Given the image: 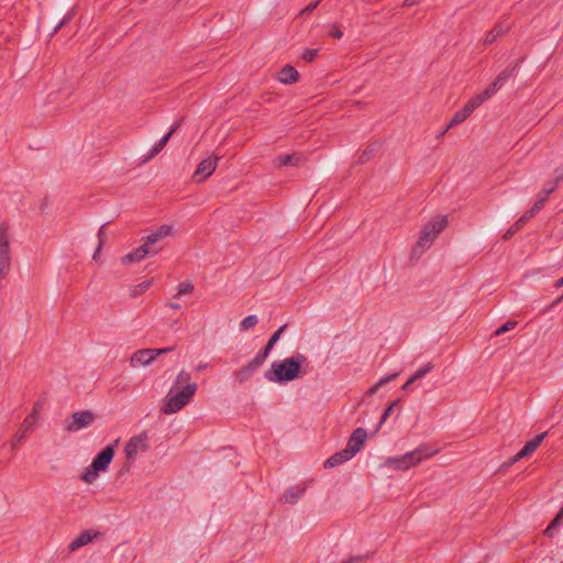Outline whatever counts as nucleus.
Instances as JSON below:
<instances>
[{
	"label": "nucleus",
	"mask_w": 563,
	"mask_h": 563,
	"mask_svg": "<svg viewBox=\"0 0 563 563\" xmlns=\"http://www.w3.org/2000/svg\"><path fill=\"white\" fill-rule=\"evenodd\" d=\"M175 386L180 390H170L164 400L162 411L173 415L181 410L192 399L197 391V384L191 382V376L186 371H180L175 379Z\"/></svg>",
	"instance_id": "nucleus-1"
},
{
	"label": "nucleus",
	"mask_w": 563,
	"mask_h": 563,
	"mask_svg": "<svg viewBox=\"0 0 563 563\" xmlns=\"http://www.w3.org/2000/svg\"><path fill=\"white\" fill-rule=\"evenodd\" d=\"M308 364L307 357L297 353L283 361L274 362L267 378L275 383H286L301 378L307 374Z\"/></svg>",
	"instance_id": "nucleus-2"
},
{
	"label": "nucleus",
	"mask_w": 563,
	"mask_h": 563,
	"mask_svg": "<svg viewBox=\"0 0 563 563\" xmlns=\"http://www.w3.org/2000/svg\"><path fill=\"white\" fill-rule=\"evenodd\" d=\"M438 452L439 450L433 448L431 444L422 443L415 450L405 454L387 457L384 462V466L397 472H406L434 456Z\"/></svg>",
	"instance_id": "nucleus-3"
},
{
	"label": "nucleus",
	"mask_w": 563,
	"mask_h": 563,
	"mask_svg": "<svg viewBox=\"0 0 563 563\" xmlns=\"http://www.w3.org/2000/svg\"><path fill=\"white\" fill-rule=\"evenodd\" d=\"M449 224L448 216H435L428 221L420 230L419 236L411 250V256L421 257L434 243L440 233Z\"/></svg>",
	"instance_id": "nucleus-4"
},
{
	"label": "nucleus",
	"mask_w": 563,
	"mask_h": 563,
	"mask_svg": "<svg viewBox=\"0 0 563 563\" xmlns=\"http://www.w3.org/2000/svg\"><path fill=\"white\" fill-rule=\"evenodd\" d=\"M114 457V446L107 445L92 460L91 464L80 474L79 478L87 485H93L101 473L108 471Z\"/></svg>",
	"instance_id": "nucleus-5"
},
{
	"label": "nucleus",
	"mask_w": 563,
	"mask_h": 563,
	"mask_svg": "<svg viewBox=\"0 0 563 563\" xmlns=\"http://www.w3.org/2000/svg\"><path fill=\"white\" fill-rule=\"evenodd\" d=\"M42 406L40 404H35L31 413H29L23 422L21 423L20 428L15 432L12 439V446H16L21 444L27 437L29 432L33 431L38 422L40 413H41Z\"/></svg>",
	"instance_id": "nucleus-6"
},
{
	"label": "nucleus",
	"mask_w": 563,
	"mask_h": 563,
	"mask_svg": "<svg viewBox=\"0 0 563 563\" xmlns=\"http://www.w3.org/2000/svg\"><path fill=\"white\" fill-rule=\"evenodd\" d=\"M174 347L142 349L135 351L130 357V366L133 368L150 365L157 356L172 352Z\"/></svg>",
	"instance_id": "nucleus-7"
},
{
	"label": "nucleus",
	"mask_w": 563,
	"mask_h": 563,
	"mask_svg": "<svg viewBox=\"0 0 563 563\" xmlns=\"http://www.w3.org/2000/svg\"><path fill=\"white\" fill-rule=\"evenodd\" d=\"M148 446L150 444L147 433L141 432L128 440L124 445V454L128 460L133 461L139 453L146 452Z\"/></svg>",
	"instance_id": "nucleus-8"
},
{
	"label": "nucleus",
	"mask_w": 563,
	"mask_h": 563,
	"mask_svg": "<svg viewBox=\"0 0 563 563\" xmlns=\"http://www.w3.org/2000/svg\"><path fill=\"white\" fill-rule=\"evenodd\" d=\"M219 161L220 157L217 155H210L207 158L202 159L198 164L192 175V181L197 184L203 183L208 177H210L214 173L219 164Z\"/></svg>",
	"instance_id": "nucleus-9"
},
{
	"label": "nucleus",
	"mask_w": 563,
	"mask_h": 563,
	"mask_svg": "<svg viewBox=\"0 0 563 563\" xmlns=\"http://www.w3.org/2000/svg\"><path fill=\"white\" fill-rule=\"evenodd\" d=\"M173 234V227L170 225H167V224H164L159 228H157L155 231H153L152 233H150L145 239H144V245L148 249V251H151V253L153 255L157 254L162 247L158 246V243L165 239V238H168Z\"/></svg>",
	"instance_id": "nucleus-10"
},
{
	"label": "nucleus",
	"mask_w": 563,
	"mask_h": 563,
	"mask_svg": "<svg viewBox=\"0 0 563 563\" xmlns=\"http://www.w3.org/2000/svg\"><path fill=\"white\" fill-rule=\"evenodd\" d=\"M95 419L96 415L90 410L78 411L71 416V421L65 428L69 432H75L90 426Z\"/></svg>",
	"instance_id": "nucleus-11"
},
{
	"label": "nucleus",
	"mask_w": 563,
	"mask_h": 563,
	"mask_svg": "<svg viewBox=\"0 0 563 563\" xmlns=\"http://www.w3.org/2000/svg\"><path fill=\"white\" fill-rule=\"evenodd\" d=\"M366 440H367L366 430L363 428H357L353 431V433L349 438L345 450L352 456H354L357 452H360L362 450Z\"/></svg>",
	"instance_id": "nucleus-12"
},
{
	"label": "nucleus",
	"mask_w": 563,
	"mask_h": 563,
	"mask_svg": "<svg viewBox=\"0 0 563 563\" xmlns=\"http://www.w3.org/2000/svg\"><path fill=\"white\" fill-rule=\"evenodd\" d=\"M496 93V84H490L483 92L473 96L464 108L472 114L478 107Z\"/></svg>",
	"instance_id": "nucleus-13"
},
{
	"label": "nucleus",
	"mask_w": 563,
	"mask_h": 563,
	"mask_svg": "<svg viewBox=\"0 0 563 563\" xmlns=\"http://www.w3.org/2000/svg\"><path fill=\"white\" fill-rule=\"evenodd\" d=\"M496 93V84H490L483 92L473 96L464 108L472 114L478 107Z\"/></svg>",
	"instance_id": "nucleus-14"
},
{
	"label": "nucleus",
	"mask_w": 563,
	"mask_h": 563,
	"mask_svg": "<svg viewBox=\"0 0 563 563\" xmlns=\"http://www.w3.org/2000/svg\"><path fill=\"white\" fill-rule=\"evenodd\" d=\"M496 93V84H490L483 92L473 96L464 108L472 114L478 107Z\"/></svg>",
	"instance_id": "nucleus-15"
},
{
	"label": "nucleus",
	"mask_w": 563,
	"mask_h": 563,
	"mask_svg": "<svg viewBox=\"0 0 563 563\" xmlns=\"http://www.w3.org/2000/svg\"><path fill=\"white\" fill-rule=\"evenodd\" d=\"M496 93V84H490L483 92L473 96L464 108L472 114L478 107Z\"/></svg>",
	"instance_id": "nucleus-16"
},
{
	"label": "nucleus",
	"mask_w": 563,
	"mask_h": 563,
	"mask_svg": "<svg viewBox=\"0 0 563 563\" xmlns=\"http://www.w3.org/2000/svg\"><path fill=\"white\" fill-rule=\"evenodd\" d=\"M99 536H100V532H98V531L85 530L81 533H79L76 538L73 539V541L68 544V550L70 552H76L80 548L92 542Z\"/></svg>",
	"instance_id": "nucleus-17"
},
{
	"label": "nucleus",
	"mask_w": 563,
	"mask_h": 563,
	"mask_svg": "<svg viewBox=\"0 0 563 563\" xmlns=\"http://www.w3.org/2000/svg\"><path fill=\"white\" fill-rule=\"evenodd\" d=\"M263 362L264 356H260L257 354L251 362H249L245 366H243L235 373L236 379L240 383L247 380L253 374V372L263 364Z\"/></svg>",
	"instance_id": "nucleus-18"
},
{
	"label": "nucleus",
	"mask_w": 563,
	"mask_h": 563,
	"mask_svg": "<svg viewBox=\"0 0 563 563\" xmlns=\"http://www.w3.org/2000/svg\"><path fill=\"white\" fill-rule=\"evenodd\" d=\"M151 255H153V254L151 253V251H148V249L143 243L141 246L136 247L132 252L122 256L121 263L123 265L137 263V262H141L142 260H144L146 256H151Z\"/></svg>",
	"instance_id": "nucleus-19"
},
{
	"label": "nucleus",
	"mask_w": 563,
	"mask_h": 563,
	"mask_svg": "<svg viewBox=\"0 0 563 563\" xmlns=\"http://www.w3.org/2000/svg\"><path fill=\"white\" fill-rule=\"evenodd\" d=\"M277 79L282 84L290 85L299 80V74L295 67L286 65L278 71Z\"/></svg>",
	"instance_id": "nucleus-20"
},
{
	"label": "nucleus",
	"mask_w": 563,
	"mask_h": 563,
	"mask_svg": "<svg viewBox=\"0 0 563 563\" xmlns=\"http://www.w3.org/2000/svg\"><path fill=\"white\" fill-rule=\"evenodd\" d=\"M307 484H297L295 486H291L284 493L282 499L286 504H295L305 494Z\"/></svg>",
	"instance_id": "nucleus-21"
},
{
	"label": "nucleus",
	"mask_w": 563,
	"mask_h": 563,
	"mask_svg": "<svg viewBox=\"0 0 563 563\" xmlns=\"http://www.w3.org/2000/svg\"><path fill=\"white\" fill-rule=\"evenodd\" d=\"M547 432H543L537 435L534 439L528 441L525 446L517 453V457H528L530 456L542 443L545 438Z\"/></svg>",
	"instance_id": "nucleus-22"
},
{
	"label": "nucleus",
	"mask_w": 563,
	"mask_h": 563,
	"mask_svg": "<svg viewBox=\"0 0 563 563\" xmlns=\"http://www.w3.org/2000/svg\"><path fill=\"white\" fill-rule=\"evenodd\" d=\"M353 456L344 449L335 454L331 455L325 462L324 467L332 468L342 463L350 461Z\"/></svg>",
	"instance_id": "nucleus-23"
},
{
	"label": "nucleus",
	"mask_w": 563,
	"mask_h": 563,
	"mask_svg": "<svg viewBox=\"0 0 563 563\" xmlns=\"http://www.w3.org/2000/svg\"><path fill=\"white\" fill-rule=\"evenodd\" d=\"M11 271L10 249L0 250V278H5Z\"/></svg>",
	"instance_id": "nucleus-24"
},
{
	"label": "nucleus",
	"mask_w": 563,
	"mask_h": 563,
	"mask_svg": "<svg viewBox=\"0 0 563 563\" xmlns=\"http://www.w3.org/2000/svg\"><path fill=\"white\" fill-rule=\"evenodd\" d=\"M470 115H471V113L464 107L462 109H460L459 111H456L454 113L453 118L451 119L450 123L446 125L444 131L441 133V135H444L451 128L464 122Z\"/></svg>",
	"instance_id": "nucleus-25"
},
{
	"label": "nucleus",
	"mask_w": 563,
	"mask_h": 563,
	"mask_svg": "<svg viewBox=\"0 0 563 563\" xmlns=\"http://www.w3.org/2000/svg\"><path fill=\"white\" fill-rule=\"evenodd\" d=\"M505 29L501 25H496L493 27L484 37V44L490 45L495 41H497L499 37H501L505 34Z\"/></svg>",
	"instance_id": "nucleus-26"
},
{
	"label": "nucleus",
	"mask_w": 563,
	"mask_h": 563,
	"mask_svg": "<svg viewBox=\"0 0 563 563\" xmlns=\"http://www.w3.org/2000/svg\"><path fill=\"white\" fill-rule=\"evenodd\" d=\"M286 329V324L282 325L272 336L271 339L268 340L266 346H265V350L263 351V353L258 354L260 356H264V360L268 356L271 350L274 347V345L276 344V342L279 340L282 333L284 332V330Z\"/></svg>",
	"instance_id": "nucleus-27"
},
{
	"label": "nucleus",
	"mask_w": 563,
	"mask_h": 563,
	"mask_svg": "<svg viewBox=\"0 0 563 563\" xmlns=\"http://www.w3.org/2000/svg\"><path fill=\"white\" fill-rule=\"evenodd\" d=\"M152 286V280H144L137 285H134L130 288V296L136 298L143 294H145Z\"/></svg>",
	"instance_id": "nucleus-28"
},
{
	"label": "nucleus",
	"mask_w": 563,
	"mask_h": 563,
	"mask_svg": "<svg viewBox=\"0 0 563 563\" xmlns=\"http://www.w3.org/2000/svg\"><path fill=\"white\" fill-rule=\"evenodd\" d=\"M177 129V125L173 126L172 130L166 134L164 135L152 148L151 151V157H154L155 155H157L163 148L164 146L167 144V142L169 141L170 136L173 135V133L176 131Z\"/></svg>",
	"instance_id": "nucleus-29"
},
{
	"label": "nucleus",
	"mask_w": 563,
	"mask_h": 563,
	"mask_svg": "<svg viewBox=\"0 0 563 563\" xmlns=\"http://www.w3.org/2000/svg\"><path fill=\"white\" fill-rule=\"evenodd\" d=\"M194 284L189 280L181 282L177 286V291L174 295V299H179L181 296L191 295L194 292Z\"/></svg>",
	"instance_id": "nucleus-30"
},
{
	"label": "nucleus",
	"mask_w": 563,
	"mask_h": 563,
	"mask_svg": "<svg viewBox=\"0 0 563 563\" xmlns=\"http://www.w3.org/2000/svg\"><path fill=\"white\" fill-rule=\"evenodd\" d=\"M433 368L432 364H427L424 367L418 369L409 379L408 382L402 386V389H408L409 386L417 379L422 378L426 376L431 369Z\"/></svg>",
	"instance_id": "nucleus-31"
},
{
	"label": "nucleus",
	"mask_w": 563,
	"mask_h": 563,
	"mask_svg": "<svg viewBox=\"0 0 563 563\" xmlns=\"http://www.w3.org/2000/svg\"><path fill=\"white\" fill-rule=\"evenodd\" d=\"M10 249V233L7 223L0 224V250Z\"/></svg>",
	"instance_id": "nucleus-32"
},
{
	"label": "nucleus",
	"mask_w": 563,
	"mask_h": 563,
	"mask_svg": "<svg viewBox=\"0 0 563 563\" xmlns=\"http://www.w3.org/2000/svg\"><path fill=\"white\" fill-rule=\"evenodd\" d=\"M298 162V158L295 155H280L275 159V165L277 167L287 166L290 164L296 165Z\"/></svg>",
	"instance_id": "nucleus-33"
},
{
	"label": "nucleus",
	"mask_w": 563,
	"mask_h": 563,
	"mask_svg": "<svg viewBox=\"0 0 563 563\" xmlns=\"http://www.w3.org/2000/svg\"><path fill=\"white\" fill-rule=\"evenodd\" d=\"M398 376L397 373L380 378L373 387L368 389L369 395H374L382 386L394 380Z\"/></svg>",
	"instance_id": "nucleus-34"
},
{
	"label": "nucleus",
	"mask_w": 563,
	"mask_h": 563,
	"mask_svg": "<svg viewBox=\"0 0 563 563\" xmlns=\"http://www.w3.org/2000/svg\"><path fill=\"white\" fill-rule=\"evenodd\" d=\"M258 322V319L255 314H251L246 318H244L241 322H240V329L241 331H247L252 328H254Z\"/></svg>",
	"instance_id": "nucleus-35"
},
{
	"label": "nucleus",
	"mask_w": 563,
	"mask_h": 563,
	"mask_svg": "<svg viewBox=\"0 0 563 563\" xmlns=\"http://www.w3.org/2000/svg\"><path fill=\"white\" fill-rule=\"evenodd\" d=\"M511 76V70L505 69L503 70L497 78L492 82L496 84V91L499 89V87L505 82L509 77Z\"/></svg>",
	"instance_id": "nucleus-36"
},
{
	"label": "nucleus",
	"mask_w": 563,
	"mask_h": 563,
	"mask_svg": "<svg viewBox=\"0 0 563 563\" xmlns=\"http://www.w3.org/2000/svg\"><path fill=\"white\" fill-rule=\"evenodd\" d=\"M318 52L319 51L317 48H306L302 52L301 58L307 63H311L318 56Z\"/></svg>",
	"instance_id": "nucleus-37"
},
{
	"label": "nucleus",
	"mask_w": 563,
	"mask_h": 563,
	"mask_svg": "<svg viewBox=\"0 0 563 563\" xmlns=\"http://www.w3.org/2000/svg\"><path fill=\"white\" fill-rule=\"evenodd\" d=\"M536 214L530 210L522 214L516 222V229H521L530 219H532Z\"/></svg>",
	"instance_id": "nucleus-38"
},
{
	"label": "nucleus",
	"mask_w": 563,
	"mask_h": 563,
	"mask_svg": "<svg viewBox=\"0 0 563 563\" xmlns=\"http://www.w3.org/2000/svg\"><path fill=\"white\" fill-rule=\"evenodd\" d=\"M547 199H548L547 197H544L542 195H539V198L537 199V201L534 202V205L532 206L530 211L532 213L537 214L542 209V207L544 206Z\"/></svg>",
	"instance_id": "nucleus-39"
},
{
	"label": "nucleus",
	"mask_w": 563,
	"mask_h": 563,
	"mask_svg": "<svg viewBox=\"0 0 563 563\" xmlns=\"http://www.w3.org/2000/svg\"><path fill=\"white\" fill-rule=\"evenodd\" d=\"M562 518H563V510H560V511L558 512V515L555 516V518L551 521V523L549 525V527L547 528V530L544 531V533L550 536V533H551L550 531H551L554 527H556V526H559V525L561 523Z\"/></svg>",
	"instance_id": "nucleus-40"
},
{
	"label": "nucleus",
	"mask_w": 563,
	"mask_h": 563,
	"mask_svg": "<svg viewBox=\"0 0 563 563\" xmlns=\"http://www.w3.org/2000/svg\"><path fill=\"white\" fill-rule=\"evenodd\" d=\"M516 325V322L514 321H508L506 322L504 325H501L500 328H498L495 332L496 335H500L503 333H505L506 331H509L511 329H514Z\"/></svg>",
	"instance_id": "nucleus-41"
},
{
	"label": "nucleus",
	"mask_w": 563,
	"mask_h": 563,
	"mask_svg": "<svg viewBox=\"0 0 563 563\" xmlns=\"http://www.w3.org/2000/svg\"><path fill=\"white\" fill-rule=\"evenodd\" d=\"M397 401L393 402L390 406H388L386 408V410L384 411L382 418H380V421H379V426L378 428L386 421V419L390 416V413L393 412V409L394 407L396 406Z\"/></svg>",
	"instance_id": "nucleus-42"
},
{
	"label": "nucleus",
	"mask_w": 563,
	"mask_h": 563,
	"mask_svg": "<svg viewBox=\"0 0 563 563\" xmlns=\"http://www.w3.org/2000/svg\"><path fill=\"white\" fill-rule=\"evenodd\" d=\"M320 0L309 3L306 8L300 11V15L311 13L319 4Z\"/></svg>",
	"instance_id": "nucleus-43"
},
{
	"label": "nucleus",
	"mask_w": 563,
	"mask_h": 563,
	"mask_svg": "<svg viewBox=\"0 0 563 563\" xmlns=\"http://www.w3.org/2000/svg\"><path fill=\"white\" fill-rule=\"evenodd\" d=\"M329 35L333 38H341L343 36V33L342 31L340 30V27L338 25H332L330 32H329Z\"/></svg>",
	"instance_id": "nucleus-44"
},
{
	"label": "nucleus",
	"mask_w": 563,
	"mask_h": 563,
	"mask_svg": "<svg viewBox=\"0 0 563 563\" xmlns=\"http://www.w3.org/2000/svg\"><path fill=\"white\" fill-rule=\"evenodd\" d=\"M556 186H558V183H555L554 180L550 184L549 187H545L541 192L540 195L544 196V197H549L550 194H552L555 189H556Z\"/></svg>",
	"instance_id": "nucleus-45"
},
{
	"label": "nucleus",
	"mask_w": 563,
	"mask_h": 563,
	"mask_svg": "<svg viewBox=\"0 0 563 563\" xmlns=\"http://www.w3.org/2000/svg\"><path fill=\"white\" fill-rule=\"evenodd\" d=\"M365 561V556L358 555V556H351L341 563H363Z\"/></svg>",
	"instance_id": "nucleus-46"
},
{
	"label": "nucleus",
	"mask_w": 563,
	"mask_h": 563,
	"mask_svg": "<svg viewBox=\"0 0 563 563\" xmlns=\"http://www.w3.org/2000/svg\"><path fill=\"white\" fill-rule=\"evenodd\" d=\"M103 232H104V231H103V228H101V229L99 230V238H100V241H99L98 249H97V251H96V252H95V254H93V260H97V257L99 256L100 250H101V247H102V243H103V241H102V235H103Z\"/></svg>",
	"instance_id": "nucleus-47"
},
{
	"label": "nucleus",
	"mask_w": 563,
	"mask_h": 563,
	"mask_svg": "<svg viewBox=\"0 0 563 563\" xmlns=\"http://www.w3.org/2000/svg\"><path fill=\"white\" fill-rule=\"evenodd\" d=\"M520 229H516V224L507 230V232L504 234L505 240H509L515 233H517Z\"/></svg>",
	"instance_id": "nucleus-48"
},
{
	"label": "nucleus",
	"mask_w": 563,
	"mask_h": 563,
	"mask_svg": "<svg viewBox=\"0 0 563 563\" xmlns=\"http://www.w3.org/2000/svg\"><path fill=\"white\" fill-rule=\"evenodd\" d=\"M561 180H563V165L555 170L554 181L559 184Z\"/></svg>",
	"instance_id": "nucleus-49"
},
{
	"label": "nucleus",
	"mask_w": 563,
	"mask_h": 563,
	"mask_svg": "<svg viewBox=\"0 0 563 563\" xmlns=\"http://www.w3.org/2000/svg\"><path fill=\"white\" fill-rule=\"evenodd\" d=\"M177 300L178 299L173 298V300L167 303V307H169L173 310H179L181 306Z\"/></svg>",
	"instance_id": "nucleus-50"
},
{
	"label": "nucleus",
	"mask_w": 563,
	"mask_h": 563,
	"mask_svg": "<svg viewBox=\"0 0 563 563\" xmlns=\"http://www.w3.org/2000/svg\"><path fill=\"white\" fill-rule=\"evenodd\" d=\"M522 457H517V454L511 459V461L509 462V465H512L515 463H517L518 461H520Z\"/></svg>",
	"instance_id": "nucleus-51"
},
{
	"label": "nucleus",
	"mask_w": 563,
	"mask_h": 563,
	"mask_svg": "<svg viewBox=\"0 0 563 563\" xmlns=\"http://www.w3.org/2000/svg\"><path fill=\"white\" fill-rule=\"evenodd\" d=\"M555 287L556 288L563 287V277L555 282Z\"/></svg>",
	"instance_id": "nucleus-52"
},
{
	"label": "nucleus",
	"mask_w": 563,
	"mask_h": 563,
	"mask_svg": "<svg viewBox=\"0 0 563 563\" xmlns=\"http://www.w3.org/2000/svg\"><path fill=\"white\" fill-rule=\"evenodd\" d=\"M206 367H207V365H206V364H199V365H197V368H196V369L199 372V371L205 369Z\"/></svg>",
	"instance_id": "nucleus-53"
},
{
	"label": "nucleus",
	"mask_w": 563,
	"mask_h": 563,
	"mask_svg": "<svg viewBox=\"0 0 563 563\" xmlns=\"http://www.w3.org/2000/svg\"><path fill=\"white\" fill-rule=\"evenodd\" d=\"M405 4H406V5H411V4H413V0H406V1H405Z\"/></svg>",
	"instance_id": "nucleus-54"
},
{
	"label": "nucleus",
	"mask_w": 563,
	"mask_h": 563,
	"mask_svg": "<svg viewBox=\"0 0 563 563\" xmlns=\"http://www.w3.org/2000/svg\"><path fill=\"white\" fill-rule=\"evenodd\" d=\"M561 510H563V507L561 508Z\"/></svg>",
	"instance_id": "nucleus-55"
},
{
	"label": "nucleus",
	"mask_w": 563,
	"mask_h": 563,
	"mask_svg": "<svg viewBox=\"0 0 563 563\" xmlns=\"http://www.w3.org/2000/svg\"><path fill=\"white\" fill-rule=\"evenodd\" d=\"M561 298H563V296Z\"/></svg>",
	"instance_id": "nucleus-56"
}]
</instances>
